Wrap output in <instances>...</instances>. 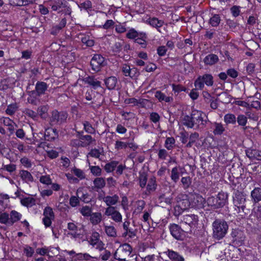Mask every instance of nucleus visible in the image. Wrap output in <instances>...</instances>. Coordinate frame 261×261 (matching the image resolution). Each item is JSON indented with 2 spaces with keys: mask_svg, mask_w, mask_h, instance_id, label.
<instances>
[{
  "mask_svg": "<svg viewBox=\"0 0 261 261\" xmlns=\"http://www.w3.org/2000/svg\"><path fill=\"white\" fill-rule=\"evenodd\" d=\"M203 113L200 111L193 110L191 115H186L182 119L184 125L188 128H194L196 129L203 128L206 121L203 120Z\"/></svg>",
  "mask_w": 261,
  "mask_h": 261,
  "instance_id": "nucleus-1",
  "label": "nucleus"
},
{
  "mask_svg": "<svg viewBox=\"0 0 261 261\" xmlns=\"http://www.w3.org/2000/svg\"><path fill=\"white\" fill-rule=\"evenodd\" d=\"M68 4L65 0H50V6L51 9L50 17L52 19L57 18L56 15L53 13V11L57 12L58 14H64L65 15L70 16L72 10Z\"/></svg>",
  "mask_w": 261,
  "mask_h": 261,
  "instance_id": "nucleus-2",
  "label": "nucleus"
},
{
  "mask_svg": "<svg viewBox=\"0 0 261 261\" xmlns=\"http://www.w3.org/2000/svg\"><path fill=\"white\" fill-rule=\"evenodd\" d=\"M228 224L221 219H216L212 223L213 238L217 240L224 238L228 230Z\"/></svg>",
  "mask_w": 261,
  "mask_h": 261,
  "instance_id": "nucleus-3",
  "label": "nucleus"
},
{
  "mask_svg": "<svg viewBox=\"0 0 261 261\" xmlns=\"http://www.w3.org/2000/svg\"><path fill=\"white\" fill-rule=\"evenodd\" d=\"M228 202V194L224 192H219L216 197L211 196L206 200L207 205L212 209L223 207Z\"/></svg>",
  "mask_w": 261,
  "mask_h": 261,
  "instance_id": "nucleus-4",
  "label": "nucleus"
},
{
  "mask_svg": "<svg viewBox=\"0 0 261 261\" xmlns=\"http://www.w3.org/2000/svg\"><path fill=\"white\" fill-rule=\"evenodd\" d=\"M246 195L238 190L234 193L233 196V203L234 205L235 210L238 213H244L246 208Z\"/></svg>",
  "mask_w": 261,
  "mask_h": 261,
  "instance_id": "nucleus-5",
  "label": "nucleus"
},
{
  "mask_svg": "<svg viewBox=\"0 0 261 261\" xmlns=\"http://www.w3.org/2000/svg\"><path fill=\"white\" fill-rule=\"evenodd\" d=\"M214 84L213 76L212 74L205 73L202 75H199L195 81L194 86L199 89L202 90L204 87V84L207 86H212Z\"/></svg>",
  "mask_w": 261,
  "mask_h": 261,
  "instance_id": "nucleus-6",
  "label": "nucleus"
},
{
  "mask_svg": "<svg viewBox=\"0 0 261 261\" xmlns=\"http://www.w3.org/2000/svg\"><path fill=\"white\" fill-rule=\"evenodd\" d=\"M198 222V217L197 215H186L182 217L180 222V224L188 225L189 227L185 228L186 232H192V229L196 228Z\"/></svg>",
  "mask_w": 261,
  "mask_h": 261,
  "instance_id": "nucleus-7",
  "label": "nucleus"
},
{
  "mask_svg": "<svg viewBox=\"0 0 261 261\" xmlns=\"http://www.w3.org/2000/svg\"><path fill=\"white\" fill-rule=\"evenodd\" d=\"M132 251L131 246L127 243L121 245L117 249L114 254V258L118 261L125 259V257L129 256Z\"/></svg>",
  "mask_w": 261,
  "mask_h": 261,
  "instance_id": "nucleus-8",
  "label": "nucleus"
},
{
  "mask_svg": "<svg viewBox=\"0 0 261 261\" xmlns=\"http://www.w3.org/2000/svg\"><path fill=\"white\" fill-rule=\"evenodd\" d=\"M105 58L100 55L96 54L91 60L90 65L92 70L95 72H98L105 66Z\"/></svg>",
  "mask_w": 261,
  "mask_h": 261,
  "instance_id": "nucleus-9",
  "label": "nucleus"
},
{
  "mask_svg": "<svg viewBox=\"0 0 261 261\" xmlns=\"http://www.w3.org/2000/svg\"><path fill=\"white\" fill-rule=\"evenodd\" d=\"M190 200L191 207L197 209L203 208L206 202L201 195L196 193L191 195Z\"/></svg>",
  "mask_w": 261,
  "mask_h": 261,
  "instance_id": "nucleus-10",
  "label": "nucleus"
},
{
  "mask_svg": "<svg viewBox=\"0 0 261 261\" xmlns=\"http://www.w3.org/2000/svg\"><path fill=\"white\" fill-rule=\"evenodd\" d=\"M170 231L171 235L176 240H182L185 238L186 230L182 229L178 225L172 224L170 226Z\"/></svg>",
  "mask_w": 261,
  "mask_h": 261,
  "instance_id": "nucleus-11",
  "label": "nucleus"
},
{
  "mask_svg": "<svg viewBox=\"0 0 261 261\" xmlns=\"http://www.w3.org/2000/svg\"><path fill=\"white\" fill-rule=\"evenodd\" d=\"M68 114L65 112H59L57 111H54L52 112L51 122L61 124L65 122L67 118Z\"/></svg>",
  "mask_w": 261,
  "mask_h": 261,
  "instance_id": "nucleus-12",
  "label": "nucleus"
},
{
  "mask_svg": "<svg viewBox=\"0 0 261 261\" xmlns=\"http://www.w3.org/2000/svg\"><path fill=\"white\" fill-rule=\"evenodd\" d=\"M177 204L179 205L180 208L186 210L191 206L190 200L188 198V195L184 194H179L176 198Z\"/></svg>",
  "mask_w": 261,
  "mask_h": 261,
  "instance_id": "nucleus-13",
  "label": "nucleus"
},
{
  "mask_svg": "<svg viewBox=\"0 0 261 261\" xmlns=\"http://www.w3.org/2000/svg\"><path fill=\"white\" fill-rule=\"evenodd\" d=\"M232 238V243L236 244H242L244 241L245 237L243 232L238 229H232L230 234Z\"/></svg>",
  "mask_w": 261,
  "mask_h": 261,
  "instance_id": "nucleus-14",
  "label": "nucleus"
},
{
  "mask_svg": "<svg viewBox=\"0 0 261 261\" xmlns=\"http://www.w3.org/2000/svg\"><path fill=\"white\" fill-rule=\"evenodd\" d=\"M164 253L171 261H185V258L182 255L173 250L168 249Z\"/></svg>",
  "mask_w": 261,
  "mask_h": 261,
  "instance_id": "nucleus-15",
  "label": "nucleus"
},
{
  "mask_svg": "<svg viewBox=\"0 0 261 261\" xmlns=\"http://www.w3.org/2000/svg\"><path fill=\"white\" fill-rule=\"evenodd\" d=\"M84 82L91 86L93 89H96L101 87V82L98 81L94 76H88L83 79Z\"/></svg>",
  "mask_w": 261,
  "mask_h": 261,
  "instance_id": "nucleus-16",
  "label": "nucleus"
},
{
  "mask_svg": "<svg viewBox=\"0 0 261 261\" xmlns=\"http://www.w3.org/2000/svg\"><path fill=\"white\" fill-rule=\"evenodd\" d=\"M219 59L217 55L210 54L207 55L203 59V62L205 65L212 66L216 64Z\"/></svg>",
  "mask_w": 261,
  "mask_h": 261,
  "instance_id": "nucleus-17",
  "label": "nucleus"
},
{
  "mask_svg": "<svg viewBox=\"0 0 261 261\" xmlns=\"http://www.w3.org/2000/svg\"><path fill=\"white\" fill-rule=\"evenodd\" d=\"M246 154L251 160H261V151L260 150L248 149L246 150Z\"/></svg>",
  "mask_w": 261,
  "mask_h": 261,
  "instance_id": "nucleus-18",
  "label": "nucleus"
},
{
  "mask_svg": "<svg viewBox=\"0 0 261 261\" xmlns=\"http://www.w3.org/2000/svg\"><path fill=\"white\" fill-rule=\"evenodd\" d=\"M67 20L66 17L63 18L58 25H56L52 27L50 34L54 35H57L59 32L66 26Z\"/></svg>",
  "mask_w": 261,
  "mask_h": 261,
  "instance_id": "nucleus-19",
  "label": "nucleus"
},
{
  "mask_svg": "<svg viewBox=\"0 0 261 261\" xmlns=\"http://www.w3.org/2000/svg\"><path fill=\"white\" fill-rule=\"evenodd\" d=\"M117 79L115 76H110L105 80L107 88L109 90L114 89L117 83Z\"/></svg>",
  "mask_w": 261,
  "mask_h": 261,
  "instance_id": "nucleus-20",
  "label": "nucleus"
},
{
  "mask_svg": "<svg viewBox=\"0 0 261 261\" xmlns=\"http://www.w3.org/2000/svg\"><path fill=\"white\" fill-rule=\"evenodd\" d=\"M251 197L254 203L261 201V188H255L251 192Z\"/></svg>",
  "mask_w": 261,
  "mask_h": 261,
  "instance_id": "nucleus-21",
  "label": "nucleus"
},
{
  "mask_svg": "<svg viewBox=\"0 0 261 261\" xmlns=\"http://www.w3.org/2000/svg\"><path fill=\"white\" fill-rule=\"evenodd\" d=\"M156 178L154 176H151L148 180L146 187V192L150 193L156 190Z\"/></svg>",
  "mask_w": 261,
  "mask_h": 261,
  "instance_id": "nucleus-22",
  "label": "nucleus"
},
{
  "mask_svg": "<svg viewBox=\"0 0 261 261\" xmlns=\"http://www.w3.org/2000/svg\"><path fill=\"white\" fill-rule=\"evenodd\" d=\"M119 200V197L117 195L113 196H107L103 198V200L106 204L110 206L116 204Z\"/></svg>",
  "mask_w": 261,
  "mask_h": 261,
  "instance_id": "nucleus-23",
  "label": "nucleus"
},
{
  "mask_svg": "<svg viewBox=\"0 0 261 261\" xmlns=\"http://www.w3.org/2000/svg\"><path fill=\"white\" fill-rule=\"evenodd\" d=\"M20 202L22 205L29 207L35 204L36 200L32 197H26L21 198Z\"/></svg>",
  "mask_w": 261,
  "mask_h": 261,
  "instance_id": "nucleus-24",
  "label": "nucleus"
},
{
  "mask_svg": "<svg viewBox=\"0 0 261 261\" xmlns=\"http://www.w3.org/2000/svg\"><path fill=\"white\" fill-rule=\"evenodd\" d=\"M93 257L87 253H78L74 256V261H92Z\"/></svg>",
  "mask_w": 261,
  "mask_h": 261,
  "instance_id": "nucleus-25",
  "label": "nucleus"
},
{
  "mask_svg": "<svg viewBox=\"0 0 261 261\" xmlns=\"http://www.w3.org/2000/svg\"><path fill=\"white\" fill-rule=\"evenodd\" d=\"M154 96L160 101H165V102H169L173 100L172 97L166 96L161 91H156Z\"/></svg>",
  "mask_w": 261,
  "mask_h": 261,
  "instance_id": "nucleus-26",
  "label": "nucleus"
},
{
  "mask_svg": "<svg viewBox=\"0 0 261 261\" xmlns=\"http://www.w3.org/2000/svg\"><path fill=\"white\" fill-rule=\"evenodd\" d=\"M9 198L7 195H0V211L4 210L9 204Z\"/></svg>",
  "mask_w": 261,
  "mask_h": 261,
  "instance_id": "nucleus-27",
  "label": "nucleus"
},
{
  "mask_svg": "<svg viewBox=\"0 0 261 261\" xmlns=\"http://www.w3.org/2000/svg\"><path fill=\"white\" fill-rule=\"evenodd\" d=\"M102 215L100 213H94L90 215V221L93 225L98 224L101 221Z\"/></svg>",
  "mask_w": 261,
  "mask_h": 261,
  "instance_id": "nucleus-28",
  "label": "nucleus"
},
{
  "mask_svg": "<svg viewBox=\"0 0 261 261\" xmlns=\"http://www.w3.org/2000/svg\"><path fill=\"white\" fill-rule=\"evenodd\" d=\"M128 224V221H125L123 224V228L125 230V232L123 233V236L126 237L128 236L130 238H134L136 236L137 230H127V225Z\"/></svg>",
  "mask_w": 261,
  "mask_h": 261,
  "instance_id": "nucleus-29",
  "label": "nucleus"
},
{
  "mask_svg": "<svg viewBox=\"0 0 261 261\" xmlns=\"http://www.w3.org/2000/svg\"><path fill=\"white\" fill-rule=\"evenodd\" d=\"M9 217L10 225H12L14 223L20 219L21 215L15 211H12L10 213Z\"/></svg>",
  "mask_w": 261,
  "mask_h": 261,
  "instance_id": "nucleus-30",
  "label": "nucleus"
},
{
  "mask_svg": "<svg viewBox=\"0 0 261 261\" xmlns=\"http://www.w3.org/2000/svg\"><path fill=\"white\" fill-rule=\"evenodd\" d=\"M139 185L141 188H144L146 185L147 181V174L145 172L139 173Z\"/></svg>",
  "mask_w": 261,
  "mask_h": 261,
  "instance_id": "nucleus-31",
  "label": "nucleus"
},
{
  "mask_svg": "<svg viewBox=\"0 0 261 261\" xmlns=\"http://www.w3.org/2000/svg\"><path fill=\"white\" fill-rule=\"evenodd\" d=\"M93 184L95 188L97 189H101L103 188L106 185L105 179L102 177H97L94 181Z\"/></svg>",
  "mask_w": 261,
  "mask_h": 261,
  "instance_id": "nucleus-32",
  "label": "nucleus"
},
{
  "mask_svg": "<svg viewBox=\"0 0 261 261\" xmlns=\"http://www.w3.org/2000/svg\"><path fill=\"white\" fill-rule=\"evenodd\" d=\"M221 21L220 16L219 14H213L212 17L210 18L209 23L214 27H216L219 25Z\"/></svg>",
  "mask_w": 261,
  "mask_h": 261,
  "instance_id": "nucleus-33",
  "label": "nucleus"
},
{
  "mask_svg": "<svg viewBox=\"0 0 261 261\" xmlns=\"http://www.w3.org/2000/svg\"><path fill=\"white\" fill-rule=\"evenodd\" d=\"M224 121L227 124H234L236 123L237 120L234 114H227L224 117Z\"/></svg>",
  "mask_w": 261,
  "mask_h": 261,
  "instance_id": "nucleus-34",
  "label": "nucleus"
},
{
  "mask_svg": "<svg viewBox=\"0 0 261 261\" xmlns=\"http://www.w3.org/2000/svg\"><path fill=\"white\" fill-rule=\"evenodd\" d=\"M180 174L177 167L172 168L170 177L174 182L176 183L179 179Z\"/></svg>",
  "mask_w": 261,
  "mask_h": 261,
  "instance_id": "nucleus-35",
  "label": "nucleus"
},
{
  "mask_svg": "<svg viewBox=\"0 0 261 261\" xmlns=\"http://www.w3.org/2000/svg\"><path fill=\"white\" fill-rule=\"evenodd\" d=\"M160 203L163 206L166 205H170L172 203V198L170 197H166L165 194H162L159 197Z\"/></svg>",
  "mask_w": 261,
  "mask_h": 261,
  "instance_id": "nucleus-36",
  "label": "nucleus"
},
{
  "mask_svg": "<svg viewBox=\"0 0 261 261\" xmlns=\"http://www.w3.org/2000/svg\"><path fill=\"white\" fill-rule=\"evenodd\" d=\"M105 232L107 234L111 237H116L117 232L115 228L113 226H106L105 227Z\"/></svg>",
  "mask_w": 261,
  "mask_h": 261,
  "instance_id": "nucleus-37",
  "label": "nucleus"
},
{
  "mask_svg": "<svg viewBox=\"0 0 261 261\" xmlns=\"http://www.w3.org/2000/svg\"><path fill=\"white\" fill-rule=\"evenodd\" d=\"M100 235L98 232L94 231L88 240V242L91 245L96 243L98 241H100L99 239Z\"/></svg>",
  "mask_w": 261,
  "mask_h": 261,
  "instance_id": "nucleus-38",
  "label": "nucleus"
},
{
  "mask_svg": "<svg viewBox=\"0 0 261 261\" xmlns=\"http://www.w3.org/2000/svg\"><path fill=\"white\" fill-rule=\"evenodd\" d=\"M20 176L25 182H30L33 181V177L31 173L27 171L22 170L20 172Z\"/></svg>",
  "mask_w": 261,
  "mask_h": 261,
  "instance_id": "nucleus-39",
  "label": "nucleus"
},
{
  "mask_svg": "<svg viewBox=\"0 0 261 261\" xmlns=\"http://www.w3.org/2000/svg\"><path fill=\"white\" fill-rule=\"evenodd\" d=\"M149 22L151 25L157 29L161 27L164 24L163 21L154 17L150 19Z\"/></svg>",
  "mask_w": 261,
  "mask_h": 261,
  "instance_id": "nucleus-40",
  "label": "nucleus"
},
{
  "mask_svg": "<svg viewBox=\"0 0 261 261\" xmlns=\"http://www.w3.org/2000/svg\"><path fill=\"white\" fill-rule=\"evenodd\" d=\"M151 105V102L148 99L140 98L138 100V106L142 108H149Z\"/></svg>",
  "mask_w": 261,
  "mask_h": 261,
  "instance_id": "nucleus-41",
  "label": "nucleus"
},
{
  "mask_svg": "<svg viewBox=\"0 0 261 261\" xmlns=\"http://www.w3.org/2000/svg\"><path fill=\"white\" fill-rule=\"evenodd\" d=\"M0 223L10 225L9 215L6 213H1L0 214Z\"/></svg>",
  "mask_w": 261,
  "mask_h": 261,
  "instance_id": "nucleus-42",
  "label": "nucleus"
},
{
  "mask_svg": "<svg viewBox=\"0 0 261 261\" xmlns=\"http://www.w3.org/2000/svg\"><path fill=\"white\" fill-rule=\"evenodd\" d=\"M47 88L46 84L44 83H38L36 86V92L38 95L44 93Z\"/></svg>",
  "mask_w": 261,
  "mask_h": 261,
  "instance_id": "nucleus-43",
  "label": "nucleus"
},
{
  "mask_svg": "<svg viewBox=\"0 0 261 261\" xmlns=\"http://www.w3.org/2000/svg\"><path fill=\"white\" fill-rule=\"evenodd\" d=\"M118 162L115 161H112L110 163H107L105 166V170L107 172H111L114 170Z\"/></svg>",
  "mask_w": 261,
  "mask_h": 261,
  "instance_id": "nucleus-44",
  "label": "nucleus"
},
{
  "mask_svg": "<svg viewBox=\"0 0 261 261\" xmlns=\"http://www.w3.org/2000/svg\"><path fill=\"white\" fill-rule=\"evenodd\" d=\"M144 38H146L145 34L140 33L139 37H137V38L135 39V42L141 45V46L144 47L146 45V41Z\"/></svg>",
  "mask_w": 261,
  "mask_h": 261,
  "instance_id": "nucleus-45",
  "label": "nucleus"
},
{
  "mask_svg": "<svg viewBox=\"0 0 261 261\" xmlns=\"http://www.w3.org/2000/svg\"><path fill=\"white\" fill-rule=\"evenodd\" d=\"M181 182L182 184L183 188L185 189H187L189 188L191 185V178L190 176L182 177L181 179Z\"/></svg>",
  "mask_w": 261,
  "mask_h": 261,
  "instance_id": "nucleus-46",
  "label": "nucleus"
},
{
  "mask_svg": "<svg viewBox=\"0 0 261 261\" xmlns=\"http://www.w3.org/2000/svg\"><path fill=\"white\" fill-rule=\"evenodd\" d=\"M215 126V128L213 130L215 135H221L225 130L224 127L221 123H216Z\"/></svg>",
  "mask_w": 261,
  "mask_h": 261,
  "instance_id": "nucleus-47",
  "label": "nucleus"
},
{
  "mask_svg": "<svg viewBox=\"0 0 261 261\" xmlns=\"http://www.w3.org/2000/svg\"><path fill=\"white\" fill-rule=\"evenodd\" d=\"M81 213L85 217L90 216L92 213V209L89 206H85L81 208L80 210Z\"/></svg>",
  "mask_w": 261,
  "mask_h": 261,
  "instance_id": "nucleus-48",
  "label": "nucleus"
},
{
  "mask_svg": "<svg viewBox=\"0 0 261 261\" xmlns=\"http://www.w3.org/2000/svg\"><path fill=\"white\" fill-rule=\"evenodd\" d=\"M140 33H138L135 29H132L127 33L126 36L127 38L131 39H136L139 37Z\"/></svg>",
  "mask_w": 261,
  "mask_h": 261,
  "instance_id": "nucleus-49",
  "label": "nucleus"
},
{
  "mask_svg": "<svg viewBox=\"0 0 261 261\" xmlns=\"http://www.w3.org/2000/svg\"><path fill=\"white\" fill-rule=\"evenodd\" d=\"M78 6L81 9H84L86 10H91L92 3L89 0H87L83 3L78 5Z\"/></svg>",
  "mask_w": 261,
  "mask_h": 261,
  "instance_id": "nucleus-50",
  "label": "nucleus"
},
{
  "mask_svg": "<svg viewBox=\"0 0 261 261\" xmlns=\"http://www.w3.org/2000/svg\"><path fill=\"white\" fill-rule=\"evenodd\" d=\"M175 142V141L174 138L168 137L165 141V146L167 149L170 150L173 148V145Z\"/></svg>",
  "mask_w": 261,
  "mask_h": 261,
  "instance_id": "nucleus-51",
  "label": "nucleus"
},
{
  "mask_svg": "<svg viewBox=\"0 0 261 261\" xmlns=\"http://www.w3.org/2000/svg\"><path fill=\"white\" fill-rule=\"evenodd\" d=\"M11 5L21 6H24L28 4L27 0H9Z\"/></svg>",
  "mask_w": 261,
  "mask_h": 261,
  "instance_id": "nucleus-52",
  "label": "nucleus"
},
{
  "mask_svg": "<svg viewBox=\"0 0 261 261\" xmlns=\"http://www.w3.org/2000/svg\"><path fill=\"white\" fill-rule=\"evenodd\" d=\"M236 120H237L239 125L242 126H245L247 122V117L245 115L242 114L239 115L237 117V119Z\"/></svg>",
  "mask_w": 261,
  "mask_h": 261,
  "instance_id": "nucleus-53",
  "label": "nucleus"
},
{
  "mask_svg": "<svg viewBox=\"0 0 261 261\" xmlns=\"http://www.w3.org/2000/svg\"><path fill=\"white\" fill-rule=\"evenodd\" d=\"M91 172L95 176H100L101 173V169L98 166H90Z\"/></svg>",
  "mask_w": 261,
  "mask_h": 261,
  "instance_id": "nucleus-54",
  "label": "nucleus"
},
{
  "mask_svg": "<svg viewBox=\"0 0 261 261\" xmlns=\"http://www.w3.org/2000/svg\"><path fill=\"white\" fill-rule=\"evenodd\" d=\"M44 218L42 219L44 225L46 227L49 226V213L48 208L46 207L44 211Z\"/></svg>",
  "mask_w": 261,
  "mask_h": 261,
  "instance_id": "nucleus-55",
  "label": "nucleus"
},
{
  "mask_svg": "<svg viewBox=\"0 0 261 261\" xmlns=\"http://www.w3.org/2000/svg\"><path fill=\"white\" fill-rule=\"evenodd\" d=\"M84 129L86 132L89 134H93L95 132L94 128L88 121H85L83 123Z\"/></svg>",
  "mask_w": 261,
  "mask_h": 261,
  "instance_id": "nucleus-56",
  "label": "nucleus"
},
{
  "mask_svg": "<svg viewBox=\"0 0 261 261\" xmlns=\"http://www.w3.org/2000/svg\"><path fill=\"white\" fill-rule=\"evenodd\" d=\"M122 43L121 42H115L112 47L113 52L115 53H119L122 49Z\"/></svg>",
  "mask_w": 261,
  "mask_h": 261,
  "instance_id": "nucleus-57",
  "label": "nucleus"
},
{
  "mask_svg": "<svg viewBox=\"0 0 261 261\" xmlns=\"http://www.w3.org/2000/svg\"><path fill=\"white\" fill-rule=\"evenodd\" d=\"M162 257L160 255L154 254L149 255L144 257V261H161Z\"/></svg>",
  "mask_w": 261,
  "mask_h": 261,
  "instance_id": "nucleus-58",
  "label": "nucleus"
},
{
  "mask_svg": "<svg viewBox=\"0 0 261 261\" xmlns=\"http://www.w3.org/2000/svg\"><path fill=\"white\" fill-rule=\"evenodd\" d=\"M81 41L83 43L86 44L87 46L91 47L94 44V42L93 40L90 39L89 36H85L82 37Z\"/></svg>",
  "mask_w": 261,
  "mask_h": 261,
  "instance_id": "nucleus-59",
  "label": "nucleus"
},
{
  "mask_svg": "<svg viewBox=\"0 0 261 261\" xmlns=\"http://www.w3.org/2000/svg\"><path fill=\"white\" fill-rule=\"evenodd\" d=\"M128 143L124 142L122 141H116L115 148L117 150L124 149L127 147Z\"/></svg>",
  "mask_w": 261,
  "mask_h": 261,
  "instance_id": "nucleus-60",
  "label": "nucleus"
},
{
  "mask_svg": "<svg viewBox=\"0 0 261 261\" xmlns=\"http://www.w3.org/2000/svg\"><path fill=\"white\" fill-rule=\"evenodd\" d=\"M140 75V72L137 68L133 67L131 68L130 75L129 76L133 79H136Z\"/></svg>",
  "mask_w": 261,
  "mask_h": 261,
  "instance_id": "nucleus-61",
  "label": "nucleus"
},
{
  "mask_svg": "<svg viewBox=\"0 0 261 261\" xmlns=\"http://www.w3.org/2000/svg\"><path fill=\"white\" fill-rule=\"evenodd\" d=\"M172 87L174 92H177V93L181 91H186L187 90L186 88L181 85L172 84Z\"/></svg>",
  "mask_w": 261,
  "mask_h": 261,
  "instance_id": "nucleus-62",
  "label": "nucleus"
},
{
  "mask_svg": "<svg viewBox=\"0 0 261 261\" xmlns=\"http://www.w3.org/2000/svg\"><path fill=\"white\" fill-rule=\"evenodd\" d=\"M80 203V201L76 196H72L69 199V204L72 207H75L78 205Z\"/></svg>",
  "mask_w": 261,
  "mask_h": 261,
  "instance_id": "nucleus-63",
  "label": "nucleus"
},
{
  "mask_svg": "<svg viewBox=\"0 0 261 261\" xmlns=\"http://www.w3.org/2000/svg\"><path fill=\"white\" fill-rule=\"evenodd\" d=\"M111 218L116 222H121L122 219L121 214L117 211L111 216Z\"/></svg>",
  "mask_w": 261,
  "mask_h": 261,
  "instance_id": "nucleus-64",
  "label": "nucleus"
}]
</instances>
